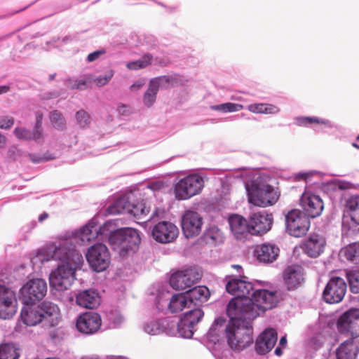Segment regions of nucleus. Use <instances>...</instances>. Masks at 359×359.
<instances>
[{
	"instance_id": "28",
	"label": "nucleus",
	"mask_w": 359,
	"mask_h": 359,
	"mask_svg": "<svg viewBox=\"0 0 359 359\" xmlns=\"http://www.w3.org/2000/svg\"><path fill=\"white\" fill-rule=\"evenodd\" d=\"M76 302L83 308L93 309L100 305V297L95 290H86L76 296Z\"/></svg>"
},
{
	"instance_id": "12",
	"label": "nucleus",
	"mask_w": 359,
	"mask_h": 359,
	"mask_svg": "<svg viewBox=\"0 0 359 359\" xmlns=\"http://www.w3.org/2000/svg\"><path fill=\"white\" fill-rule=\"evenodd\" d=\"M86 256L88 262L94 271H102L109 266V253L104 244H95L88 249Z\"/></svg>"
},
{
	"instance_id": "40",
	"label": "nucleus",
	"mask_w": 359,
	"mask_h": 359,
	"mask_svg": "<svg viewBox=\"0 0 359 359\" xmlns=\"http://www.w3.org/2000/svg\"><path fill=\"white\" fill-rule=\"evenodd\" d=\"M204 315L203 311L201 309H195L185 313L184 316L182 318V323H189L194 327L199 323L203 318Z\"/></svg>"
},
{
	"instance_id": "35",
	"label": "nucleus",
	"mask_w": 359,
	"mask_h": 359,
	"mask_svg": "<svg viewBox=\"0 0 359 359\" xmlns=\"http://www.w3.org/2000/svg\"><path fill=\"white\" fill-rule=\"evenodd\" d=\"M247 109L255 114H276L280 111L277 106L267 103L251 104L247 107Z\"/></svg>"
},
{
	"instance_id": "19",
	"label": "nucleus",
	"mask_w": 359,
	"mask_h": 359,
	"mask_svg": "<svg viewBox=\"0 0 359 359\" xmlns=\"http://www.w3.org/2000/svg\"><path fill=\"white\" fill-rule=\"evenodd\" d=\"M273 217L271 213L265 211L253 213L249 219L250 233L262 235L272 227Z\"/></svg>"
},
{
	"instance_id": "15",
	"label": "nucleus",
	"mask_w": 359,
	"mask_h": 359,
	"mask_svg": "<svg viewBox=\"0 0 359 359\" xmlns=\"http://www.w3.org/2000/svg\"><path fill=\"white\" fill-rule=\"evenodd\" d=\"M346 289V283L342 278L333 276L324 289L323 298L329 304L339 303L344 299Z\"/></svg>"
},
{
	"instance_id": "63",
	"label": "nucleus",
	"mask_w": 359,
	"mask_h": 359,
	"mask_svg": "<svg viewBox=\"0 0 359 359\" xmlns=\"http://www.w3.org/2000/svg\"><path fill=\"white\" fill-rule=\"evenodd\" d=\"M163 214V211H161V210H160L158 209H155L154 210V212H153L150 219H153V218H154V217H160Z\"/></svg>"
},
{
	"instance_id": "38",
	"label": "nucleus",
	"mask_w": 359,
	"mask_h": 359,
	"mask_svg": "<svg viewBox=\"0 0 359 359\" xmlns=\"http://www.w3.org/2000/svg\"><path fill=\"white\" fill-rule=\"evenodd\" d=\"M93 81L90 75H83L79 78L69 79L66 81V86L71 89L83 90Z\"/></svg>"
},
{
	"instance_id": "52",
	"label": "nucleus",
	"mask_w": 359,
	"mask_h": 359,
	"mask_svg": "<svg viewBox=\"0 0 359 359\" xmlns=\"http://www.w3.org/2000/svg\"><path fill=\"white\" fill-rule=\"evenodd\" d=\"M300 202H323V198L309 189H306L302 194Z\"/></svg>"
},
{
	"instance_id": "11",
	"label": "nucleus",
	"mask_w": 359,
	"mask_h": 359,
	"mask_svg": "<svg viewBox=\"0 0 359 359\" xmlns=\"http://www.w3.org/2000/svg\"><path fill=\"white\" fill-rule=\"evenodd\" d=\"M337 327L341 334L357 339L359 337V309H350L340 316Z\"/></svg>"
},
{
	"instance_id": "45",
	"label": "nucleus",
	"mask_w": 359,
	"mask_h": 359,
	"mask_svg": "<svg viewBox=\"0 0 359 359\" xmlns=\"http://www.w3.org/2000/svg\"><path fill=\"white\" fill-rule=\"evenodd\" d=\"M205 236L215 243H220L224 240L223 233L216 226L209 227L205 233Z\"/></svg>"
},
{
	"instance_id": "53",
	"label": "nucleus",
	"mask_w": 359,
	"mask_h": 359,
	"mask_svg": "<svg viewBox=\"0 0 359 359\" xmlns=\"http://www.w3.org/2000/svg\"><path fill=\"white\" fill-rule=\"evenodd\" d=\"M113 76H114V71L109 70V71L107 72L104 74L100 75V76H97V78H95V79H93V81L95 83H96V84L98 86L101 87V86H103L106 85L107 83H108V82L111 79Z\"/></svg>"
},
{
	"instance_id": "58",
	"label": "nucleus",
	"mask_w": 359,
	"mask_h": 359,
	"mask_svg": "<svg viewBox=\"0 0 359 359\" xmlns=\"http://www.w3.org/2000/svg\"><path fill=\"white\" fill-rule=\"evenodd\" d=\"M319 172L317 171H309L306 172H298L295 175V178L298 180H307L310 177L313 175H317Z\"/></svg>"
},
{
	"instance_id": "62",
	"label": "nucleus",
	"mask_w": 359,
	"mask_h": 359,
	"mask_svg": "<svg viewBox=\"0 0 359 359\" xmlns=\"http://www.w3.org/2000/svg\"><path fill=\"white\" fill-rule=\"evenodd\" d=\"M118 111L119 114H121L122 115L129 114L130 111V107L128 106H126V105H122V106L119 107L118 109Z\"/></svg>"
},
{
	"instance_id": "36",
	"label": "nucleus",
	"mask_w": 359,
	"mask_h": 359,
	"mask_svg": "<svg viewBox=\"0 0 359 359\" xmlns=\"http://www.w3.org/2000/svg\"><path fill=\"white\" fill-rule=\"evenodd\" d=\"M20 350L13 344L0 345V359H18Z\"/></svg>"
},
{
	"instance_id": "26",
	"label": "nucleus",
	"mask_w": 359,
	"mask_h": 359,
	"mask_svg": "<svg viewBox=\"0 0 359 359\" xmlns=\"http://www.w3.org/2000/svg\"><path fill=\"white\" fill-rule=\"evenodd\" d=\"M277 332L274 329H266L257 338L255 343V350L259 354L269 352L277 342Z\"/></svg>"
},
{
	"instance_id": "3",
	"label": "nucleus",
	"mask_w": 359,
	"mask_h": 359,
	"mask_svg": "<svg viewBox=\"0 0 359 359\" xmlns=\"http://www.w3.org/2000/svg\"><path fill=\"white\" fill-rule=\"evenodd\" d=\"M226 290L229 294L235 296L227 306L228 316H235L236 313H243L245 308H249L250 304L252 303L249 294L253 290L252 283L245 280L233 278L227 282Z\"/></svg>"
},
{
	"instance_id": "7",
	"label": "nucleus",
	"mask_w": 359,
	"mask_h": 359,
	"mask_svg": "<svg viewBox=\"0 0 359 359\" xmlns=\"http://www.w3.org/2000/svg\"><path fill=\"white\" fill-rule=\"evenodd\" d=\"M203 187V177L198 173L190 174L175 184L174 194L176 199L179 201L189 200L199 194Z\"/></svg>"
},
{
	"instance_id": "31",
	"label": "nucleus",
	"mask_w": 359,
	"mask_h": 359,
	"mask_svg": "<svg viewBox=\"0 0 359 359\" xmlns=\"http://www.w3.org/2000/svg\"><path fill=\"white\" fill-rule=\"evenodd\" d=\"M229 223L232 233L237 238H241L250 233L249 222L241 215H233L229 218Z\"/></svg>"
},
{
	"instance_id": "24",
	"label": "nucleus",
	"mask_w": 359,
	"mask_h": 359,
	"mask_svg": "<svg viewBox=\"0 0 359 359\" xmlns=\"http://www.w3.org/2000/svg\"><path fill=\"white\" fill-rule=\"evenodd\" d=\"M279 254L280 248L272 243L257 245L254 249V256L263 264L273 263L278 259Z\"/></svg>"
},
{
	"instance_id": "29",
	"label": "nucleus",
	"mask_w": 359,
	"mask_h": 359,
	"mask_svg": "<svg viewBox=\"0 0 359 359\" xmlns=\"http://www.w3.org/2000/svg\"><path fill=\"white\" fill-rule=\"evenodd\" d=\"M284 281L288 290H294L300 285L304 280L303 271L301 267L288 266L284 271Z\"/></svg>"
},
{
	"instance_id": "16",
	"label": "nucleus",
	"mask_w": 359,
	"mask_h": 359,
	"mask_svg": "<svg viewBox=\"0 0 359 359\" xmlns=\"http://www.w3.org/2000/svg\"><path fill=\"white\" fill-rule=\"evenodd\" d=\"M165 187V184L162 181H155L150 182L146 187L142 189H127L121 191L115 195V199L113 202H130V201L143 200L141 196L147 194L148 191L151 192L158 191Z\"/></svg>"
},
{
	"instance_id": "10",
	"label": "nucleus",
	"mask_w": 359,
	"mask_h": 359,
	"mask_svg": "<svg viewBox=\"0 0 359 359\" xmlns=\"http://www.w3.org/2000/svg\"><path fill=\"white\" fill-rule=\"evenodd\" d=\"M47 293V283L41 278L28 280L20 289L24 304H32L41 301Z\"/></svg>"
},
{
	"instance_id": "47",
	"label": "nucleus",
	"mask_w": 359,
	"mask_h": 359,
	"mask_svg": "<svg viewBox=\"0 0 359 359\" xmlns=\"http://www.w3.org/2000/svg\"><path fill=\"white\" fill-rule=\"evenodd\" d=\"M151 62V56L149 55H145L142 58L128 62L126 64V67L128 69L131 70H137L139 69H142L148 66Z\"/></svg>"
},
{
	"instance_id": "54",
	"label": "nucleus",
	"mask_w": 359,
	"mask_h": 359,
	"mask_svg": "<svg viewBox=\"0 0 359 359\" xmlns=\"http://www.w3.org/2000/svg\"><path fill=\"white\" fill-rule=\"evenodd\" d=\"M144 330L149 334L155 335L160 333L161 330L158 321H152L144 325Z\"/></svg>"
},
{
	"instance_id": "2",
	"label": "nucleus",
	"mask_w": 359,
	"mask_h": 359,
	"mask_svg": "<svg viewBox=\"0 0 359 359\" xmlns=\"http://www.w3.org/2000/svg\"><path fill=\"white\" fill-rule=\"evenodd\" d=\"M109 243L114 251L121 257L135 254L141 243L138 230L133 228H121L109 232Z\"/></svg>"
},
{
	"instance_id": "51",
	"label": "nucleus",
	"mask_w": 359,
	"mask_h": 359,
	"mask_svg": "<svg viewBox=\"0 0 359 359\" xmlns=\"http://www.w3.org/2000/svg\"><path fill=\"white\" fill-rule=\"evenodd\" d=\"M76 120L78 125L81 128L88 126L90 123V115L84 110H80L76 114Z\"/></svg>"
},
{
	"instance_id": "20",
	"label": "nucleus",
	"mask_w": 359,
	"mask_h": 359,
	"mask_svg": "<svg viewBox=\"0 0 359 359\" xmlns=\"http://www.w3.org/2000/svg\"><path fill=\"white\" fill-rule=\"evenodd\" d=\"M203 218L193 210H187L182 216V229L187 238L198 236L201 231Z\"/></svg>"
},
{
	"instance_id": "60",
	"label": "nucleus",
	"mask_w": 359,
	"mask_h": 359,
	"mask_svg": "<svg viewBox=\"0 0 359 359\" xmlns=\"http://www.w3.org/2000/svg\"><path fill=\"white\" fill-rule=\"evenodd\" d=\"M144 85V81L143 80H139L130 86V90L132 91H137L139 89H140Z\"/></svg>"
},
{
	"instance_id": "55",
	"label": "nucleus",
	"mask_w": 359,
	"mask_h": 359,
	"mask_svg": "<svg viewBox=\"0 0 359 359\" xmlns=\"http://www.w3.org/2000/svg\"><path fill=\"white\" fill-rule=\"evenodd\" d=\"M351 219L359 225V203H347Z\"/></svg>"
},
{
	"instance_id": "41",
	"label": "nucleus",
	"mask_w": 359,
	"mask_h": 359,
	"mask_svg": "<svg viewBox=\"0 0 359 359\" xmlns=\"http://www.w3.org/2000/svg\"><path fill=\"white\" fill-rule=\"evenodd\" d=\"M213 198L215 202H226L231 200L230 185L228 183H222L220 187L214 193Z\"/></svg>"
},
{
	"instance_id": "27",
	"label": "nucleus",
	"mask_w": 359,
	"mask_h": 359,
	"mask_svg": "<svg viewBox=\"0 0 359 359\" xmlns=\"http://www.w3.org/2000/svg\"><path fill=\"white\" fill-rule=\"evenodd\" d=\"M33 304H25L21 311V319L27 326L36 325L43 320L41 309Z\"/></svg>"
},
{
	"instance_id": "5",
	"label": "nucleus",
	"mask_w": 359,
	"mask_h": 359,
	"mask_svg": "<svg viewBox=\"0 0 359 359\" xmlns=\"http://www.w3.org/2000/svg\"><path fill=\"white\" fill-rule=\"evenodd\" d=\"M245 188L248 202H277L280 196L278 187L268 184L262 177L246 183Z\"/></svg>"
},
{
	"instance_id": "42",
	"label": "nucleus",
	"mask_w": 359,
	"mask_h": 359,
	"mask_svg": "<svg viewBox=\"0 0 359 359\" xmlns=\"http://www.w3.org/2000/svg\"><path fill=\"white\" fill-rule=\"evenodd\" d=\"M350 290L354 294L359 293V271L348 270L346 271Z\"/></svg>"
},
{
	"instance_id": "4",
	"label": "nucleus",
	"mask_w": 359,
	"mask_h": 359,
	"mask_svg": "<svg viewBox=\"0 0 359 359\" xmlns=\"http://www.w3.org/2000/svg\"><path fill=\"white\" fill-rule=\"evenodd\" d=\"M44 259L61 262L60 264H82L83 259L79 251L69 240H62L58 243L48 245L43 249Z\"/></svg>"
},
{
	"instance_id": "59",
	"label": "nucleus",
	"mask_w": 359,
	"mask_h": 359,
	"mask_svg": "<svg viewBox=\"0 0 359 359\" xmlns=\"http://www.w3.org/2000/svg\"><path fill=\"white\" fill-rule=\"evenodd\" d=\"M104 53V50H99L94 51L93 53H90L87 57V60L88 62H93L98 59L100 56L103 55Z\"/></svg>"
},
{
	"instance_id": "8",
	"label": "nucleus",
	"mask_w": 359,
	"mask_h": 359,
	"mask_svg": "<svg viewBox=\"0 0 359 359\" xmlns=\"http://www.w3.org/2000/svg\"><path fill=\"white\" fill-rule=\"evenodd\" d=\"M82 264H60L50 274V286L58 291H65L71 287L75 280V271Z\"/></svg>"
},
{
	"instance_id": "1",
	"label": "nucleus",
	"mask_w": 359,
	"mask_h": 359,
	"mask_svg": "<svg viewBox=\"0 0 359 359\" xmlns=\"http://www.w3.org/2000/svg\"><path fill=\"white\" fill-rule=\"evenodd\" d=\"M230 320L225 334L229 347L234 351H241L252 343V319L245 318L244 313H236L229 316Z\"/></svg>"
},
{
	"instance_id": "33",
	"label": "nucleus",
	"mask_w": 359,
	"mask_h": 359,
	"mask_svg": "<svg viewBox=\"0 0 359 359\" xmlns=\"http://www.w3.org/2000/svg\"><path fill=\"white\" fill-rule=\"evenodd\" d=\"M189 304H197V302H204L209 297V290L205 286H197L185 292Z\"/></svg>"
},
{
	"instance_id": "14",
	"label": "nucleus",
	"mask_w": 359,
	"mask_h": 359,
	"mask_svg": "<svg viewBox=\"0 0 359 359\" xmlns=\"http://www.w3.org/2000/svg\"><path fill=\"white\" fill-rule=\"evenodd\" d=\"M177 83V79L169 76H163L152 79L148 88L143 95V103L147 107H151L156 102L159 88H168Z\"/></svg>"
},
{
	"instance_id": "37",
	"label": "nucleus",
	"mask_w": 359,
	"mask_h": 359,
	"mask_svg": "<svg viewBox=\"0 0 359 359\" xmlns=\"http://www.w3.org/2000/svg\"><path fill=\"white\" fill-rule=\"evenodd\" d=\"M340 254L346 260L355 264H359V245L358 244L348 245L341 250Z\"/></svg>"
},
{
	"instance_id": "30",
	"label": "nucleus",
	"mask_w": 359,
	"mask_h": 359,
	"mask_svg": "<svg viewBox=\"0 0 359 359\" xmlns=\"http://www.w3.org/2000/svg\"><path fill=\"white\" fill-rule=\"evenodd\" d=\"M358 353V347L355 339L350 338L341 343L336 351L337 359H355Z\"/></svg>"
},
{
	"instance_id": "57",
	"label": "nucleus",
	"mask_w": 359,
	"mask_h": 359,
	"mask_svg": "<svg viewBox=\"0 0 359 359\" xmlns=\"http://www.w3.org/2000/svg\"><path fill=\"white\" fill-rule=\"evenodd\" d=\"M36 116V122L34 125V128L37 130H39L41 133H43V130L42 128V119L43 114L42 111H37L35 113Z\"/></svg>"
},
{
	"instance_id": "39",
	"label": "nucleus",
	"mask_w": 359,
	"mask_h": 359,
	"mask_svg": "<svg viewBox=\"0 0 359 359\" xmlns=\"http://www.w3.org/2000/svg\"><path fill=\"white\" fill-rule=\"evenodd\" d=\"M303 212L310 219L320 216L324 209L323 203H303Z\"/></svg>"
},
{
	"instance_id": "48",
	"label": "nucleus",
	"mask_w": 359,
	"mask_h": 359,
	"mask_svg": "<svg viewBox=\"0 0 359 359\" xmlns=\"http://www.w3.org/2000/svg\"><path fill=\"white\" fill-rule=\"evenodd\" d=\"M298 124L299 126H307L309 124L316 123L318 124L324 125L327 128H332L333 124L327 119L318 118L316 117H301L298 119Z\"/></svg>"
},
{
	"instance_id": "13",
	"label": "nucleus",
	"mask_w": 359,
	"mask_h": 359,
	"mask_svg": "<svg viewBox=\"0 0 359 359\" xmlns=\"http://www.w3.org/2000/svg\"><path fill=\"white\" fill-rule=\"evenodd\" d=\"M201 273L196 268H189L173 273L170 285L175 290H185L201 280Z\"/></svg>"
},
{
	"instance_id": "34",
	"label": "nucleus",
	"mask_w": 359,
	"mask_h": 359,
	"mask_svg": "<svg viewBox=\"0 0 359 359\" xmlns=\"http://www.w3.org/2000/svg\"><path fill=\"white\" fill-rule=\"evenodd\" d=\"M189 300L185 293L176 294L172 296L168 309L172 313L182 311L186 307H190Z\"/></svg>"
},
{
	"instance_id": "25",
	"label": "nucleus",
	"mask_w": 359,
	"mask_h": 359,
	"mask_svg": "<svg viewBox=\"0 0 359 359\" xmlns=\"http://www.w3.org/2000/svg\"><path fill=\"white\" fill-rule=\"evenodd\" d=\"M326 245L325 238L317 233H312L302 245L303 252L311 257H318L324 251Z\"/></svg>"
},
{
	"instance_id": "23",
	"label": "nucleus",
	"mask_w": 359,
	"mask_h": 359,
	"mask_svg": "<svg viewBox=\"0 0 359 359\" xmlns=\"http://www.w3.org/2000/svg\"><path fill=\"white\" fill-rule=\"evenodd\" d=\"M102 325L100 316L93 311L81 314L76 323L77 330L83 334H92L97 332Z\"/></svg>"
},
{
	"instance_id": "64",
	"label": "nucleus",
	"mask_w": 359,
	"mask_h": 359,
	"mask_svg": "<svg viewBox=\"0 0 359 359\" xmlns=\"http://www.w3.org/2000/svg\"><path fill=\"white\" fill-rule=\"evenodd\" d=\"M10 90V86L7 85L0 86V95L6 93Z\"/></svg>"
},
{
	"instance_id": "22",
	"label": "nucleus",
	"mask_w": 359,
	"mask_h": 359,
	"mask_svg": "<svg viewBox=\"0 0 359 359\" xmlns=\"http://www.w3.org/2000/svg\"><path fill=\"white\" fill-rule=\"evenodd\" d=\"M15 292L5 285H0V318L7 319L16 313Z\"/></svg>"
},
{
	"instance_id": "32",
	"label": "nucleus",
	"mask_w": 359,
	"mask_h": 359,
	"mask_svg": "<svg viewBox=\"0 0 359 359\" xmlns=\"http://www.w3.org/2000/svg\"><path fill=\"white\" fill-rule=\"evenodd\" d=\"M13 133L19 140H34L39 143H42L44 141V133H41L34 128L32 130H29L23 127H17L13 130Z\"/></svg>"
},
{
	"instance_id": "43",
	"label": "nucleus",
	"mask_w": 359,
	"mask_h": 359,
	"mask_svg": "<svg viewBox=\"0 0 359 359\" xmlns=\"http://www.w3.org/2000/svg\"><path fill=\"white\" fill-rule=\"evenodd\" d=\"M39 308L41 309L43 319L50 317L53 320L54 318H57L58 316L59 309L55 304L44 302Z\"/></svg>"
},
{
	"instance_id": "61",
	"label": "nucleus",
	"mask_w": 359,
	"mask_h": 359,
	"mask_svg": "<svg viewBox=\"0 0 359 359\" xmlns=\"http://www.w3.org/2000/svg\"><path fill=\"white\" fill-rule=\"evenodd\" d=\"M29 159L33 163H41L45 160L44 158L36 156L35 154H29Z\"/></svg>"
},
{
	"instance_id": "17",
	"label": "nucleus",
	"mask_w": 359,
	"mask_h": 359,
	"mask_svg": "<svg viewBox=\"0 0 359 359\" xmlns=\"http://www.w3.org/2000/svg\"><path fill=\"white\" fill-rule=\"evenodd\" d=\"M111 227L112 223L110 222H107L99 226L95 219H93L78 232L77 237L82 244H88L100 236H107L111 231Z\"/></svg>"
},
{
	"instance_id": "56",
	"label": "nucleus",
	"mask_w": 359,
	"mask_h": 359,
	"mask_svg": "<svg viewBox=\"0 0 359 359\" xmlns=\"http://www.w3.org/2000/svg\"><path fill=\"white\" fill-rule=\"evenodd\" d=\"M14 123V118L11 116H3L0 118V128L8 129Z\"/></svg>"
},
{
	"instance_id": "44",
	"label": "nucleus",
	"mask_w": 359,
	"mask_h": 359,
	"mask_svg": "<svg viewBox=\"0 0 359 359\" xmlns=\"http://www.w3.org/2000/svg\"><path fill=\"white\" fill-rule=\"evenodd\" d=\"M210 108L214 111H219L224 113L238 111L244 108L241 104L226 102L220 104L211 105Z\"/></svg>"
},
{
	"instance_id": "46",
	"label": "nucleus",
	"mask_w": 359,
	"mask_h": 359,
	"mask_svg": "<svg viewBox=\"0 0 359 359\" xmlns=\"http://www.w3.org/2000/svg\"><path fill=\"white\" fill-rule=\"evenodd\" d=\"M50 121L53 126L57 130H63L65 127L66 121L62 114L57 111H53L50 113Z\"/></svg>"
},
{
	"instance_id": "50",
	"label": "nucleus",
	"mask_w": 359,
	"mask_h": 359,
	"mask_svg": "<svg viewBox=\"0 0 359 359\" xmlns=\"http://www.w3.org/2000/svg\"><path fill=\"white\" fill-rule=\"evenodd\" d=\"M327 186L334 190H336L337 189L339 190H345L355 188V185L352 183L338 179L331 180L327 184Z\"/></svg>"
},
{
	"instance_id": "18",
	"label": "nucleus",
	"mask_w": 359,
	"mask_h": 359,
	"mask_svg": "<svg viewBox=\"0 0 359 359\" xmlns=\"http://www.w3.org/2000/svg\"><path fill=\"white\" fill-rule=\"evenodd\" d=\"M107 210L111 215L129 213L142 219L148 215L150 208L147 203H111Z\"/></svg>"
},
{
	"instance_id": "21",
	"label": "nucleus",
	"mask_w": 359,
	"mask_h": 359,
	"mask_svg": "<svg viewBox=\"0 0 359 359\" xmlns=\"http://www.w3.org/2000/svg\"><path fill=\"white\" fill-rule=\"evenodd\" d=\"M151 234L156 241L161 243H168L177 238L179 229L173 223L163 221L154 226Z\"/></svg>"
},
{
	"instance_id": "6",
	"label": "nucleus",
	"mask_w": 359,
	"mask_h": 359,
	"mask_svg": "<svg viewBox=\"0 0 359 359\" xmlns=\"http://www.w3.org/2000/svg\"><path fill=\"white\" fill-rule=\"evenodd\" d=\"M252 303L250 304L249 308H245L243 313L245 318L254 320L259 315V312H264L266 310L273 308L277 302L278 299L274 292L267 290H257L252 294Z\"/></svg>"
},
{
	"instance_id": "49",
	"label": "nucleus",
	"mask_w": 359,
	"mask_h": 359,
	"mask_svg": "<svg viewBox=\"0 0 359 359\" xmlns=\"http://www.w3.org/2000/svg\"><path fill=\"white\" fill-rule=\"evenodd\" d=\"M177 330L182 337L191 338L194 332V327L189 323L184 325L181 318L177 324Z\"/></svg>"
},
{
	"instance_id": "9",
	"label": "nucleus",
	"mask_w": 359,
	"mask_h": 359,
	"mask_svg": "<svg viewBox=\"0 0 359 359\" xmlns=\"http://www.w3.org/2000/svg\"><path fill=\"white\" fill-rule=\"evenodd\" d=\"M310 226V219L302 210L294 209L285 215L286 230L293 237L304 236L309 231Z\"/></svg>"
}]
</instances>
